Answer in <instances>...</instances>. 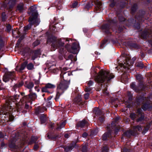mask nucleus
I'll return each instance as SVG.
<instances>
[{
  "label": "nucleus",
  "mask_w": 152,
  "mask_h": 152,
  "mask_svg": "<svg viewBox=\"0 0 152 152\" xmlns=\"http://www.w3.org/2000/svg\"><path fill=\"white\" fill-rule=\"evenodd\" d=\"M51 41L53 42L51 45L52 48H53V50H54L55 49L60 48L59 52L61 54H65L66 48L65 46L62 47L64 45V43L61 41V39H57V38L54 36H52L51 38L48 39L47 42Z\"/></svg>",
  "instance_id": "nucleus-1"
},
{
  "label": "nucleus",
  "mask_w": 152,
  "mask_h": 152,
  "mask_svg": "<svg viewBox=\"0 0 152 152\" xmlns=\"http://www.w3.org/2000/svg\"><path fill=\"white\" fill-rule=\"evenodd\" d=\"M113 77V75L112 73H109L108 71L102 70L96 78V80L98 83H102L106 80L109 81Z\"/></svg>",
  "instance_id": "nucleus-2"
},
{
  "label": "nucleus",
  "mask_w": 152,
  "mask_h": 152,
  "mask_svg": "<svg viewBox=\"0 0 152 152\" xmlns=\"http://www.w3.org/2000/svg\"><path fill=\"white\" fill-rule=\"evenodd\" d=\"M72 42L69 43V44L67 43V51L70 53L74 54L77 55L79 52L80 49L79 43L77 41H72Z\"/></svg>",
  "instance_id": "nucleus-3"
},
{
  "label": "nucleus",
  "mask_w": 152,
  "mask_h": 152,
  "mask_svg": "<svg viewBox=\"0 0 152 152\" xmlns=\"http://www.w3.org/2000/svg\"><path fill=\"white\" fill-rule=\"evenodd\" d=\"M18 99V96L17 95H15L13 96L10 97L6 101L5 104L3 107V109L4 110L8 109V107L10 109H12V106L11 105L12 104V102H14Z\"/></svg>",
  "instance_id": "nucleus-4"
},
{
  "label": "nucleus",
  "mask_w": 152,
  "mask_h": 152,
  "mask_svg": "<svg viewBox=\"0 0 152 152\" xmlns=\"http://www.w3.org/2000/svg\"><path fill=\"white\" fill-rule=\"evenodd\" d=\"M66 68L63 69V70L61 72V77H62L63 79L61 80V82L59 85L58 86L57 88L59 89H61L62 90H65L66 87V81L64 79V76L66 77V75L65 74L66 72L64 71H66Z\"/></svg>",
  "instance_id": "nucleus-5"
},
{
  "label": "nucleus",
  "mask_w": 152,
  "mask_h": 152,
  "mask_svg": "<svg viewBox=\"0 0 152 152\" xmlns=\"http://www.w3.org/2000/svg\"><path fill=\"white\" fill-rule=\"evenodd\" d=\"M38 13L34 12L29 17L28 21L30 24L32 25H37L39 22V20L37 18Z\"/></svg>",
  "instance_id": "nucleus-6"
},
{
  "label": "nucleus",
  "mask_w": 152,
  "mask_h": 152,
  "mask_svg": "<svg viewBox=\"0 0 152 152\" xmlns=\"http://www.w3.org/2000/svg\"><path fill=\"white\" fill-rule=\"evenodd\" d=\"M15 74L14 72L5 73L3 77V80L6 82L8 81L12 82L15 77Z\"/></svg>",
  "instance_id": "nucleus-7"
},
{
  "label": "nucleus",
  "mask_w": 152,
  "mask_h": 152,
  "mask_svg": "<svg viewBox=\"0 0 152 152\" xmlns=\"http://www.w3.org/2000/svg\"><path fill=\"white\" fill-rule=\"evenodd\" d=\"M11 109L10 108L9 109L8 108V109L4 110L3 109V107L2 109V110L4 112V114L7 116V117L8 118L9 120L10 121H12L14 119V117L12 115L11 112H10V110Z\"/></svg>",
  "instance_id": "nucleus-8"
},
{
  "label": "nucleus",
  "mask_w": 152,
  "mask_h": 152,
  "mask_svg": "<svg viewBox=\"0 0 152 152\" xmlns=\"http://www.w3.org/2000/svg\"><path fill=\"white\" fill-rule=\"evenodd\" d=\"M41 52L40 50L31 51L30 53V55L31 56V59L34 60L37 58L39 56L41 55Z\"/></svg>",
  "instance_id": "nucleus-9"
},
{
  "label": "nucleus",
  "mask_w": 152,
  "mask_h": 152,
  "mask_svg": "<svg viewBox=\"0 0 152 152\" xmlns=\"http://www.w3.org/2000/svg\"><path fill=\"white\" fill-rule=\"evenodd\" d=\"M26 98V97H23L18 103H16V110L17 112H19L22 110L23 107V102Z\"/></svg>",
  "instance_id": "nucleus-10"
},
{
  "label": "nucleus",
  "mask_w": 152,
  "mask_h": 152,
  "mask_svg": "<svg viewBox=\"0 0 152 152\" xmlns=\"http://www.w3.org/2000/svg\"><path fill=\"white\" fill-rule=\"evenodd\" d=\"M29 92L30 93L28 96L24 97H26V99H25V100H26L27 98H29L28 101L31 103L32 101L34 100L36 98L37 95L35 93H33L32 92V91L31 92Z\"/></svg>",
  "instance_id": "nucleus-11"
},
{
  "label": "nucleus",
  "mask_w": 152,
  "mask_h": 152,
  "mask_svg": "<svg viewBox=\"0 0 152 152\" xmlns=\"http://www.w3.org/2000/svg\"><path fill=\"white\" fill-rule=\"evenodd\" d=\"M14 4V2L12 1V0H10L7 5H6L5 3L4 2L3 4H2L1 6L4 8H6L7 9H8L9 8L7 7L9 6V8L11 9L12 7Z\"/></svg>",
  "instance_id": "nucleus-12"
},
{
  "label": "nucleus",
  "mask_w": 152,
  "mask_h": 152,
  "mask_svg": "<svg viewBox=\"0 0 152 152\" xmlns=\"http://www.w3.org/2000/svg\"><path fill=\"white\" fill-rule=\"evenodd\" d=\"M46 110V109L45 107H38L35 109V113L36 115H38Z\"/></svg>",
  "instance_id": "nucleus-13"
},
{
  "label": "nucleus",
  "mask_w": 152,
  "mask_h": 152,
  "mask_svg": "<svg viewBox=\"0 0 152 152\" xmlns=\"http://www.w3.org/2000/svg\"><path fill=\"white\" fill-rule=\"evenodd\" d=\"M27 64V63L26 62H24L22 64L20 68H19L17 66L16 67V70L20 72H22V71L26 67V65Z\"/></svg>",
  "instance_id": "nucleus-14"
},
{
  "label": "nucleus",
  "mask_w": 152,
  "mask_h": 152,
  "mask_svg": "<svg viewBox=\"0 0 152 152\" xmlns=\"http://www.w3.org/2000/svg\"><path fill=\"white\" fill-rule=\"evenodd\" d=\"M26 86L28 88L30 89L29 92H31L32 90L31 88L33 87L34 84L32 82H29L28 83L26 82L25 83Z\"/></svg>",
  "instance_id": "nucleus-15"
},
{
  "label": "nucleus",
  "mask_w": 152,
  "mask_h": 152,
  "mask_svg": "<svg viewBox=\"0 0 152 152\" xmlns=\"http://www.w3.org/2000/svg\"><path fill=\"white\" fill-rule=\"evenodd\" d=\"M24 4L23 3H20L18 4L17 7V10L20 12H22L24 10Z\"/></svg>",
  "instance_id": "nucleus-16"
},
{
  "label": "nucleus",
  "mask_w": 152,
  "mask_h": 152,
  "mask_svg": "<svg viewBox=\"0 0 152 152\" xmlns=\"http://www.w3.org/2000/svg\"><path fill=\"white\" fill-rule=\"evenodd\" d=\"M94 113L96 115L102 114L101 110L97 107H96L94 109Z\"/></svg>",
  "instance_id": "nucleus-17"
},
{
  "label": "nucleus",
  "mask_w": 152,
  "mask_h": 152,
  "mask_svg": "<svg viewBox=\"0 0 152 152\" xmlns=\"http://www.w3.org/2000/svg\"><path fill=\"white\" fill-rule=\"evenodd\" d=\"M40 118L42 124L45 123L47 119L46 115L44 114L41 115Z\"/></svg>",
  "instance_id": "nucleus-18"
},
{
  "label": "nucleus",
  "mask_w": 152,
  "mask_h": 152,
  "mask_svg": "<svg viewBox=\"0 0 152 152\" xmlns=\"http://www.w3.org/2000/svg\"><path fill=\"white\" fill-rule=\"evenodd\" d=\"M86 124V122L85 120H83L79 122L77 125V127H83Z\"/></svg>",
  "instance_id": "nucleus-19"
},
{
  "label": "nucleus",
  "mask_w": 152,
  "mask_h": 152,
  "mask_svg": "<svg viewBox=\"0 0 152 152\" xmlns=\"http://www.w3.org/2000/svg\"><path fill=\"white\" fill-rule=\"evenodd\" d=\"M30 107H29V105L27 104L26 101L25 102V104L24 106V110L22 111V112L23 113H26L27 112V111L26 110H29Z\"/></svg>",
  "instance_id": "nucleus-20"
},
{
  "label": "nucleus",
  "mask_w": 152,
  "mask_h": 152,
  "mask_svg": "<svg viewBox=\"0 0 152 152\" xmlns=\"http://www.w3.org/2000/svg\"><path fill=\"white\" fill-rule=\"evenodd\" d=\"M29 10H30V12L32 13L31 14H33L34 12L37 13L36 11V7L34 6L31 7Z\"/></svg>",
  "instance_id": "nucleus-21"
},
{
  "label": "nucleus",
  "mask_w": 152,
  "mask_h": 152,
  "mask_svg": "<svg viewBox=\"0 0 152 152\" xmlns=\"http://www.w3.org/2000/svg\"><path fill=\"white\" fill-rule=\"evenodd\" d=\"M66 125V120L63 121L60 125H58L57 127L56 128L58 130L63 128Z\"/></svg>",
  "instance_id": "nucleus-22"
},
{
  "label": "nucleus",
  "mask_w": 152,
  "mask_h": 152,
  "mask_svg": "<svg viewBox=\"0 0 152 152\" xmlns=\"http://www.w3.org/2000/svg\"><path fill=\"white\" fill-rule=\"evenodd\" d=\"M68 58L71 60V62L72 61H76L77 60V58L75 57L74 58L73 55L72 54H70L69 55Z\"/></svg>",
  "instance_id": "nucleus-23"
},
{
  "label": "nucleus",
  "mask_w": 152,
  "mask_h": 152,
  "mask_svg": "<svg viewBox=\"0 0 152 152\" xmlns=\"http://www.w3.org/2000/svg\"><path fill=\"white\" fill-rule=\"evenodd\" d=\"M27 68L29 70H31L34 68V65L31 63H30L27 65Z\"/></svg>",
  "instance_id": "nucleus-24"
},
{
  "label": "nucleus",
  "mask_w": 152,
  "mask_h": 152,
  "mask_svg": "<svg viewBox=\"0 0 152 152\" xmlns=\"http://www.w3.org/2000/svg\"><path fill=\"white\" fill-rule=\"evenodd\" d=\"M45 85L48 88H53L55 87L54 85L49 83L46 84Z\"/></svg>",
  "instance_id": "nucleus-25"
},
{
  "label": "nucleus",
  "mask_w": 152,
  "mask_h": 152,
  "mask_svg": "<svg viewBox=\"0 0 152 152\" xmlns=\"http://www.w3.org/2000/svg\"><path fill=\"white\" fill-rule=\"evenodd\" d=\"M31 25L29 24L24 27V31H27L30 29L31 28Z\"/></svg>",
  "instance_id": "nucleus-26"
},
{
  "label": "nucleus",
  "mask_w": 152,
  "mask_h": 152,
  "mask_svg": "<svg viewBox=\"0 0 152 152\" xmlns=\"http://www.w3.org/2000/svg\"><path fill=\"white\" fill-rule=\"evenodd\" d=\"M23 84V82H21L19 84L15 85L14 86V88L17 87H20Z\"/></svg>",
  "instance_id": "nucleus-27"
},
{
  "label": "nucleus",
  "mask_w": 152,
  "mask_h": 152,
  "mask_svg": "<svg viewBox=\"0 0 152 152\" xmlns=\"http://www.w3.org/2000/svg\"><path fill=\"white\" fill-rule=\"evenodd\" d=\"M132 134V132L131 131L129 130L128 131L124 133V134L127 136V137H129Z\"/></svg>",
  "instance_id": "nucleus-28"
},
{
  "label": "nucleus",
  "mask_w": 152,
  "mask_h": 152,
  "mask_svg": "<svg viewBox=\"0 0 152 152\" xmlns=\"http://www.w3.org/2000/svg\"><path fill=\"white\" fill-rule=\"evenodd\" d=\"M48 88L47 87H46V86L43 87L42 89V92H47L49 93V92L48 91Z\"/></svg>",
  "instance_id": "nucleus-29"
},
{
  "label": "nucleus",
  "mask_w": 152,
  "mask_h": 152,
  "mask_svg": "<svg viewBox=\"0 0 152 152\" xmlns=\"http://www.w3.org/2000/svg\"><path fill=\"white\" fill-rule=\"evenodd\" d=\"M2 20L3 21H5L6 20V17L5 12H3L2 13Z\"/></svg>",
  "instance_id": "nucleus-30"
},
{
  "label": "nucleus",
  "mask_w": 152,
  "mask_h": 152,
  "mask_svg": "<svg viewBox=\"0 0 152 152\" xmlns=\"http://www.w3.org/2000/svg\"><path fill=\"white\" fill-rule=\"evenodd\" d=\"M4 46V43L1 39L0 38V50H1Z\"/></svg>",
  "instance_id": "nucleus-31"
},
{
  "label": "nucleus",
  "mask_w": 152,
  "mask_h": 152,
  "mask_svg": "<svg viewBox=\"0 0 152 152\" xmlns=\"http://www.w3.org/2000/svg\"><path fill=\"white\" fill-rule=\"evenodd\" d=\"M73 148V147L72 145H69L67 146V152L68 151H70L72 150Z\"/></svg>",
  "instance_id": "nucleus-32"
},
{
  "label": "nucleus",
  "mask_w": 152,
  "mask_h": 152,
  "mask_svg": "<svg viewBox=\"0 0 152 152\" xmlns=\"http://www.w3.org/2000/svg\"><path fill=\"white\" fill-rule=\"evenodd\" d=\"M121 66L125 69H129V68L128 67V64L126 63H124V64H121Z\"/></svg>",
  "instance_id": "nucleus-33"
},
{
  "label": "nucleus",
  "mask_w": 152,
  "mask_h": 152,
  "mask_svg": "<svg viewBox=\"0 0 152 152\" xmlns=\"http://www.w3.org/2000/svg\"><path fill=\"white\" fill-rule=\"evenodd\" d=\"M109 135V133H105L103 135V138L104 140H106L107 137Z\"/></svg>",
  "instance_id": "nucleus-34"
},
{
  "label": "nucleus",
  "mask_w": 152,
  "mask_h": 152,
  "mask_svg": "<svg viewBox=\"0 0 152 152\" xmlns=\"http://www.w3.org/2000/svg\"><path fill=\"white\" fill-rule=\"evenodd\" d=\"M40 43V42L38 40L36 41L33 44V46L34 47H35L38 45Z\"/></svg>",
  "instance_id": "nucleus-35"
},
{
  "label": "nucleus",
  "mask_w": 152,
  "mask_h": 152,
  "mask_svg": "<svg viewBox=\"0 0 152 152\" xmlns=\"http://www.w3.org/2000/svg\"><path fill=\"white\" fill-rule=\"evenodd\" d=\"M108 148L107 147V146L103 147L102 148V152H107L108 151Z\"/></svg>",
  "instance_id": "nucleus-36"
},
{
  "label": "nucleus",
  "mask_w": 152,
  "mask_h": 152,
  "mask_svg": "<svg viewBox=\"0 0 152 152\" xmlns=\"http://www.w3.org/2000/svg\"><path fill=\"white\" fill-rule=\"evenodd\" d=\"M130 117L133 120H134L136 117V115L134 113H132L130 115Z\"/></svg>",
  "instance_id": "nucleus-37"
},
{
  "label": "nucleus",
  "mask_w": 152,
  "mask_h": 152,
  "mask_svg": "<svg viewBox=\"0 0 152 152\" xmlns=\"http://www.w3.org/2000/svg\"><path fill=\"white\" fill-rule=\"evenodd\" d=\"M32 140L34 143H36L37 140L38 139V138L37 137L34 136H32L31 137Z\"/></svg>",
  "instance_id": "nucleus-38"
},
{
  "label": "nucleus",
  "mask_w": 152,
  "mask_h": 152,
  "mask_svg": "<svg viewBox=\"0 0 152 152\" xmlns=\"http://www.w3.org/2000/svg\"><path fill=\"white\" fill-rule=\"evenodd\" d=\"M11 26L10 25H7V31L8 32L10 31L11 29Z\"/></svg>",
  "instance_id": "nucleus-39"
},
{
  "label": "nucleus",
  "mask_w": 152,
  "mask_h": 152,
  "mask_svg": "<svg viewBox=\"0 0 152 152\" xmlns=\"http://www.w3.org/2000/svg\"><path fill=\"white\" fill-rule=\"evenodd\" d=\"M148 34V33L147 32H144L142 34V36L144 38H146Z\"/></svg>",
  "instance_id": "nucleus-40"
},
{
  "label": "nucleus",
  "mask_w": 152,
  "mask_h": 152,
  "mask_svg": "<svg viewBox=\"0 0 152 152\" xmlns=\"http://www.w3.org/2000/svg\"><path fill=\"white\" fill-rule=\"evenodd\" d=\"M136 77L137 79L138 80H140L142 78L141 75L139 74L136 75Z\"/></svg>",
  "instance_id": "nucleus-41"
},
{
  "label": "nucleus",
  "mask_w": 152,
  "mask_h": 152,
  "mask_svg": "<svg viewBox=\"0 0 152 152\" xmlns=\"http://www.w3.org/2000/svg\"><path fill=\"white\" fill-rule=\"evenodd\" d=\"M134 128L135 129H137V130L139 131L141 130L142 129L141 127L140 126H135Z\"/></svg>",
  "instance_id": "nucleus-42"
},
{
  "label": "nucleus",
  "mask_w": 152,
  "mask_h": 152,
  "mask_svg": "<svg viewBox=\"0 0 152 152\" xmlns=\"http://www.w3.org/2000/svg\"><path fill=\"white\" fill-rule=\"evenodd\" d=\"M131 87L134 90L135 88V84L134 83H132L131 85Z\"/></svg>",
  "instance_id": "nucleus-43"
},
{
  "label": "nucleus",
  "mask_w": 152,
  "mask_h": 152,
  "mask_svg": "<svg viewBox=\"0 0 152 152\" xmlns=\"http://www.w3.org/2000/svg\"><path fill=\"white\" fill-rule=\"evenodd\" d=\"M77 2H75L72 4V7H73V8H75L77 7Z\"/></svg>",
  "instance_id": "nucleus-44"
},
{
  "label": "nucleus",
  "mask_w": 152,
  "mask_h": 152,
  "mask_svg": "<svg viewBox=\"0 0 152 152\" xmlns=\"http://www.w3.org/2000/svg\"><path fill=\"white\" fill-rule=\"evenodd\" d=\"M87 83L89 86H91L93 85V82L92 81L89 80V81L87 82Z\"/></svg>",
  "instance_id": "nucleus-45"
},
{
  "label": "nucleus",
  "mask_w": 152,
  "mask_h": 152,
  "mask_svg": "<svg viewBox=\"0 0 152 152\" xmlns=\"http://www.w3.org/2000/svg\"><path fill=\"white\" fill-rule=\"evenodd\" d=\"M89 96V94L88 93H86L84 95V98L86 99H88Z\"/></svg>",
  "instance_id": "nucleus-46"
},
{
  "label": "nucleus",
  "mask_w": 152,
  "mask_h": 152,
  "mask_svg": "<svg viewBox=\"0 0 152 152\" xmlns=\"http://www.w3.org/2000/svg\"><path fill=\"white\" fill-rule=\"evenodd\" d=\"M143 118H144L143 116L142 115L140 118H139V119H138L137 120V122H139L140 121H141L143 119Z\"/></svg>",
  "instance_id": "nucleus-47"
},
{
  "label": "nucleus",
  "mask_w": 152,
  "mask_h": 152,
  "mask_svg": "<svg viewBox=\"0 0 152 152\" xmlns=\"http://www.w3.org/2000/svg\"><path fill=\"white\" fill-rule=\"evenodd\" d=\"M38 87L39 86L38 85H37L34 87V88L36 91H37L38 92H39V89L38 88Z\"/></svg>",
  "instance_id": "nucleus-48"
},
{
  "label": "nucleus",
  "mask_w": 152,
  "mask_h": 152,
  "mask_svg": "<svg viewBox=\"0 0 152 152\" xmlns=\"http://www.w3.org/2000/svg\"><path fill=\"white\" fill-rule=\"evenodd\" d=\"M15 144H13V145L12 143H10L9 144V146L11 148H14L15 147Z\"/></svg>",
  "instance_id": "nucleus-49"
},
{
  "label": "nucleus",
  "mask_w": 152,
  "mask_h": 152,
  "mask_svg": "<svg viewBox=\"0 0 152 152\" xmlns=\"http://www.w3.org/2000/svg\"><path fill=\"white\" fill-rule=\"evenodd\" d=\"M61 150L62 151H64V152H66V147L65 146H64V147L61 148Z\"/></svg>",
  "instance_id": "nucleus-50"
},
{
  "label": "nucleus",
  "mask_w": 152,
  "mask_h": 152,
  "mask_svg": "<svg viewBox=\"0 0 152 152\" xmlns=\"http://www.w3.org/2000/svg\"><path fill=\"white\" fill-rule=\"evenodd\" d=\"M87 136L88 134L86 132H84L82 135V137L84 138L86 137Z\"/></svg>",
  "instance_id": "nucleus-51"
},
{
  "label": "nucleus",
  "mask_w": 152,
  "mask_h": 152,
  "mask_svg": "<svg viewBox=\"0 0 152 152\" xmlns=\"http://www.w3.org/2000/svg\"><path fill=\"white\" fill-rule=\"evenodd\" d=\"M21 39H20V38H19L18 41V43H17V45H19L20 44V43L21 41L22 40H21Z\"/></svg>",
  "instance_id": "nucleus-52"
},
{
  "label": "nucleus",
  "mask_w": 152,
  "mask_h": 152,
  "mask_svg": "<svg viewBox=\"0 0 152 152\" xmlns=\"http://www.w3.org/2000/svg\"><path fill=\"white\" fill-rule=\"evenodd\" d=\"M91 89L87 87L85 89V91L86 92H89L90 91Z\"/></svg>",
  "instance_id": "nucleus-53"
},
{
  "label": "nucleus",
  "mask_w": 152,
  "mask_h": 152,
  "mask_svg": "<svg viewBox=\"0 0 152 152\" xmlns=\"http://www.w3.org/2000/svg\"><path fill=\"white\" fill-rule=\"evenodd\" d=\"M99 119L101 122H102L104 121V118L103 117H100Z\"/></svg>",
  "instance_id": "nucleus-54"
},
{
  "label": "nucleus",
  "mask_w": 152,
  "mask_h": 152,
  "mask_svg": "<svg viewBox=\"0 0 152 152\" xmlns=\"http://www.w3.org/2000/svg\"><path fill=\"white\" fill-rule=\"evenodd\" d=\"M47 137H48L49 139L52 140L53 138V137L50 136V135L49 133L47 134Z\"/></svg>",
  "instance_id": "nucleus-55"
},
{
  "label": "nucleus",
  "mask_w": 152,
  "mask_h": 152,
  "mask_svg": "<svg viewBox=\"0 0 152 152\" xmlns=\"http://www.w3.org/2000/svg\"><path fill=\"white\" fill-rule=\"evenodd\" d=\"M82 151L83 152H86L87 151V150L86 147H84L83 148Z\"/></svg>",
  "instance_id": "nucleus-56"
},
{
  "label": "nucleus",
  "mask_w": 152,
  "mask_h": 152,
  "mask_svg": "<svg viewBox=\"0 0 152 152\" xmlns=\"http://www.w3.org/2000/svg\"><path fill=\"white\" fill-rule=\"evenodd\" d=\"M38 146L37 145H35L34 147V149L35 150H37V149L38 148Z\"/></svg>",
  "instance_id": "nucleus-57"
},
{
  "label": "nucleus",
  "mask_w": 152,
  "mask_h": 152,
  "mask_svg": "<svg viewBox=\"0 0 152 152\" xmlns=\"http://www.w3.org/2000/svg\"><path fill=\"white\" fill-rule=\"evenodd\" d=\"M148 106L146 105H144L143 106V107H142V108L143 109V110H145L147 109V108H145V107H144V106H146L147 107Z\"/></svg>",
  "instance_id": "nucleus-58"
},
{
  "label": "nucleus",
  "mask_w": 152,
  "mask_h": 152,
  "mask_svg": "<svg viewBox=\"0 0 152 152\" xmlns=\"http://www.w3.org/2000/svg\"><path fill=\"white\" fill-rule=\"evenodd\" d=\"M4 137V135L2 134V133L0 132V138H3Z\"/></svg>",
  "instance_id": "nucleus-59"
},
{
  "label": "nucleus",
  "mask_w": 152,
  "mask_h": 152,
  "mask_svg": "<svg viewBox=\"0 0 152 152\" xmlns=\"http://www.w3.org/2000/svg\"><path fill=\"white\" fill-rule=\"evenodd\" d=\"M35 83L36 84H37V85H38L39 84V81L38 80H37V81H35Z\"/></svg>",
  "instance_id": "nucleus-60"
},
{
  "label": "nucleus",
  "mask_w": 152,
  "mask_h": 152,
  "mask_svg": "<svg viewBox=\"0 0 152 152\" xmlns=\"http://www.w3.org/2000/svg\"><path fill=\"white\" fill-rule=\"evenodd\" d=\"M106 42H103L102 44L101 45V46L102 47H103L104 46V45L105 44V43Z\"/></svg>",
  "instance_id": "nucleus-61"
},
{
  "label": "nucleus",
  "mask_w": 152,
  "mask_h": 152,
  "mask_svg": "<svg viewBox=\"0 0 152 152\" xmlns=\"http://www.w3.org/2000/svg\"><path fill=\"white\" fill-rule=\"evenodd\" d=\"M141 110L140 109H139L137 110V112L138 113H140Z\"/></svg>",
  "instance_id": "nucleus-62"
},
{
  "label": "nucleus",
  "mask_w": 152,
  "mask_h": 152,
  "mask_svg": "<svg viewBox=\"0 0 152 152\" xmlns=\"http://www.w3.org/2000/svg\"><path fill=\"white\" fill-rule=\"evenodd\" d=\"M24 38V36H21L20 38L21 39V40H23Z\"/></svg>",
  "instance_id": "nucleus-63"
},
{
  "label": "nucleus",
  "mask_w": 152,
  "mask_h": 152,
  "mask_svg": "<svg viewBox=\"0 0 152 152\" xmlns=\"http://www.w3.org/2000/svg\"><path fill=\"white\" fill-rule=\"evenodd\" d=\"M118 119H119V118H115V122H117L118 121Z\"/></svg>",
  "instance_id": "nucleus-64"
}]
</instances>
